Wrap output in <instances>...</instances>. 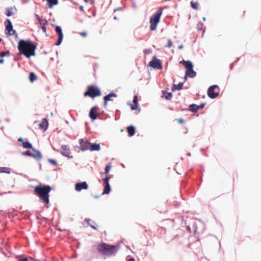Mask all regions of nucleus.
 Masks as SVG:
<instances>
[{"mask_svg":"<svg viewBox=\"0 0 261 261\" xmlns=\"http://www.w3.org/2000/svg\"><path fill=\"white\" fill-rule=\"evenodd\" d=\"M149 65L153 68L157 69H161L162 68V65L161 61L156 59L155 57H153L151 61L149 63Z\"/></svg>","mask_w":261,"mask_h":261,"instance_id":"obj_9","label":"nucleus"},{"mask_svg":"<svg viewBox=\"0 0 261 261\" xmlns=\"http://www.w3.org/2000/svg\"><path fill=\"white\" fill-rule=\"evenodd\" d=\"M80 8H81V10H83V7H82V6H81V7H80Z\"/></svg>","mask_w":261,"mask_h":261,"instance_id":"obj_51","label":"nucleus"},{"mask_svg":"<svg viewBox=\"0 0 261 261\" xmlns=\"http://www.w3.org/2000/svg\"><path fill=\"white\" fill-rule=\"evenodd\" d=\"M55 30L57 33L59 35L58 40L57 41L55 44L58 46L61 44L63 38V34L62 33V31L60 27L56 26Z\"/></svg>","mask_w":261,"mask_h":261,"instance_id":"obj_12","label":"nucleus"},{"mask_svg":"<svg viewBox=\"0 0 261 261\" xmlns=\"http://www.w3.org/2000/svg\"><path fill=\"white\" fill-rule=\"evenodd\" d=\"M32 150L34 152L32 153L33 158L37 159H41L42 158V154L39 150H36L34 148H33Z\"/></svg>","mask_w":261,"mask_h":261,"instance_id":"obj_18","label":"nucleus"},{"mask_svg":"<svg viewBox=\"0 0 261 261\" xmlns=\"http://www.w3.org/2000/svg\"><path fill=\"white\" fill-rule=\"evenodd\" d=\"M19 261H28V259L27 258H23L22 259H20Z\"/></svg>","mask_w":261,"mask_h":261,"instance_id":"obj_44","label":"nucleus"},{"mask_svg":"<svg viewBox=\"0 0 261 261\" xmlns=\"http://www.w3.org/2000/svg\"><path fill=\"white\" fill-rule=\"evenodd\" d=\"M41 29H42V31H43V32H46V28L45 25L41 26Z\"/></svg>","mask_w":261,"mask_h":261,"instance_id":"obj_40","label":"nucleus"},{"mask_svg":"<svg viewBox=\"0 0 261 261\" xmlns=\"http://www.w3.org/2000/svg\"><path fill=\"white\" fill-rule=\"evenodd\" d=\"M111 168H112V166H111V163H109L108 165H107L106 168H105V171L103 173V174L106 175V177H110V176H109V172H110V170L111 169Z\"/></svg>","mask_w":261,"mask_h":261,"instance_id":"obj_22","label":"nucleus"},{"mask_svg":"<svg viewBox=\"0 0 261 261\" xmlns=\"http://www.w3.org/2000/svg\"><path fill=\"white\" fill-rule=\"evenodd\" d=\"M204 106V104L202 103V104H201L199 106H198V110L199 109H202Z\"/></svg>","mask_w":261,"mask_h":261,"instance_id":"obj_41","label":"nucleus"},{"mask_svg":"<svg viewBox=\"0 0 261 261\" xmlns=\"http://www.w3.org/2000/svg\"><path fill=\"white\" fill-rule=\"evenodd\" d=\"M60 152L64 156H67L69 159L72 158V156L71 155V151L69 145H62Z\"/></svg>","mask_w":261,"mask_h":261,"instance_id":"obj_10","label":"nucleus"},{"mask_svg":"<svg viewBox=\"0 0 261 261\" xmlns=\"http://www.w3.org/2000/svg\"><path fill=\"white\" fill-rule=\"evenodd\" d=\"M9 54H10L9 51H2L0 54V56L3 58V57L6 56V55H8Z\"/></svg>","mask_w":261,"mask_h":261,"instance_id":"obj_32","label":"nucleus"},{"mask_svg":"<svg viewBox=\"0 0 261 261\" xmlns=\"http://www.w3.org/2000/svg\"><path fill=\"white\" fill-rule=\"evenodd\" d=\"M127 261H135V259L134 258L131 257L130 258H129Z\"/></svg>","mask_w":261,"mask_h":261,"instance_id":"obj_45","label":"nucleus"},{"mask_svg":"<svg viewBox=\"0 0 261 261\" xmlns=\"http://www.w3.org/2000/svg\"><path fill=\"white\" fill-rule=\"evenodd\" d=\"M163 13V9L159 8L157 11L150 18V29L151 31H155L158 23L159 22L160 17Z\"/></svg>","mask_w":261,"mask_h":261,"instance_id":"obj_4","label":"nucleus"},{"mask_svg":"<svg viewBox=\"0 0 261 261\" xmlns=\"http://www.w3.org/2000/svg\"><path fill=\"white\" fill-rule=\"evenodd\" d=\"M36 47V45L30 40H20L18 42L19 54L23 55L28 58L35 55Z\"/></svg>","mask_w":261,"mask_h":261,"instance_id":"obj_1","label":"nucleus"},{"mask_svg":"<svg viewBox=\"0 0 261 261\" xmlns=\"http://www.w3.org/2000/svg\"><path fill=\"white\" fill-rule=\"evenodd\" d=\"M177 121L179 124H183L185 122V120L182 118L177 119Z\"/></svg>","mask_w":261,"mask_h":261,"instance_id":"obj_36","label":"nucleus"},{"mask_svg":"<svg viewBox=\"0 0 261 261\" xmlns=\"http://www.w3.org/2000/svg\"><path fill=\"white\" fill-rule=\"evenodd\" d=\"M183 85H184V83H180L178 85L174 84L172 87V90L174 91L176 90H181L182 88Z\"/></svg>","mask_w":261,"mask_h":261,"instance_id":"obj_24","label":"nucleus"},{"mask_svg":"<svg viewBox=\"0 0 261 261\" xmlns=\"http://www.w3.org/2000/svg\"><path fill=\"white\" fill-rule=\"evenodd\" d=\"M48 3L49 8H51L54 6L58 4V0H46Z\"/></svg>","mask_w":261,"mask_h":261,"instance_id":"obj_23","label":"nucleus"},{"mask_svg":"<svg viewBox=\"0 0 261 261\" xmlns=\"http://www.w3.org/2000/svg\"><path fill=\"white\" fill-rule=\"evenodd\" d=\"M2 41V39L0 38V42Z\"/></svg>","mask_w":261,"mask_h":261,"instance_id":"obj_52","label":"nucleus"},{"mask_svg":"<svg viewBox=\"0 0 261 261\" xmlns=\"http://www.w3.org/2000/svg\"><path fill=\"white\" fill-rule=\"evenodd\" d=\"M117 95L115 93H111L104 97V105L106 107L107 106V102L108 101L112 100V97H116Z\"/></svg>","mask_w":261,"mask_h":261,"instance_id":"obj_16","label":"nucleus"},{"mask_svg":"<svg viewBox=\"0 0 261 261\" xmlns=\"http://www.w3.org/2000/svg\"><path fill=\"white\" fill-rule=\"evenodd\" d=\"M0 173H10V169L7 167H0Z\"/></svg>","mask_w":261,"mask_h":261,"instance_id":"obj_28","label":"nucleus"},{"mask_svg":"<svg viewBox=\"0 0 261 261\" xmlns=\"http://www.w3.org/2000/svg\"><path fill=\"white\" fill-rule=\"evenodd\" d=\"M22 146L24 148L32 149L33 148L32 147V144L29 142H23Z\"/></svg>","mask_w":261,"mask_h":261,"instance_id":"obj_27","label":"nucleus"},{"mask_svg":"<svg viewBox=\"0 0 261 261\" xmlns=\"http://www.w3.org/2000/svg\"><path fill=\"white\" fill-rule=\"evenodd\" d=\"M88 188V185L86 181L78 182L75 185V190L80 192L82 190H87Z\"/></svg>","mask_w":261,"mask_h":261,"instance_id":"obj_14","label":"nucleus"},{"mask_svg":"<svg viewBox=\"0 0 261 261\" xmlns=\"http://www.w3.org/2000/svg\"><path fill=\"white\" fill-rule=\"evenodd\" d=\"M114 19L116 20H118V19L116 17V16L114 17Z\"/></svg>","mask_w":261,"mask_h":261,"instance_id":"obj_50","label":"nucleus"},{"mask_svg":"<svg viewBox=\"0 0 261 261\" xmlns=\"http://www.w3.org/2000/svg\"><path fill=\"white\" fill-rule=\"evenodd\" d=\"M173 45L171 39H168V45L167 47L168 48H171Z\"/></svg>","mask_w":261,"mask_h":261,"instance_id":"obj_35","label":"nucleus"},{"mask_svg":"<svg viewBox=\"0 0 261 261\" xmlns=\"http://www.w3.org/2000/svg\"><path fill=\"white\" fill-rule=\"evenodd\" d=\"M172 97V94L171 93H167V95L165 96V97L167 100H170Z\"/></svg>","mask_w":261,"mask_h":261,"instance_id":"obj_34","label":"nucleus"},{"mask_svg":"<svg viewBox=\"0 0 261 261\" xmlns=\"http://www.w3.org/2000/svg\"><path fill=\"white\" fill-rule=\"evenodd\" d=\"M49 162L52 164V165H55L57 164V162L55 160H52V159H50L49 160Z\"/></svg>","mask_w":261,"mask_h":261,"instance_id":"obj_38","label":"nucleus"},{"mask_svg":"<svg viewBox=\"0 0 261 261\" xmlns=\"http://www.w3.org/2000/svg\"><path fill=\"white\" fill-rule=\"evenodd\" d=\"M137 101H138V99H137V96L135 95L134 97V99H133V103H134V105L132 106L131 107V108L132 110H136L137 108Z\"/></svg>","mask_w":261,"mask_h":261,"instance_id":"obj_25","label":"nucleus"},{"mask_svg":"<svg viewBox=\"0 0 261 261\" xmlns=\"http://www.w3.org/2000/svg\"><path fill=\"white\" fill-rule=\"evenodd\" d=\"M219 94V89L217 85H213L207 90V95L211 98H216Z\"/></svg>","mask_w":261,"mask_h":261,"instance_id":"obj_8","label":"nucleus"},{"mask_svg":"<svg viewBox=\"0 0 261 261\" xmlns=\"http://www.w3.org/2000/svg\"><path fill=\"white\" fill-rule=\"evenodd\" d=\"M18 141L19 142H21L22 143H23V142H24V141H23V139L22 138H19V139H18Z\"/></svg>","mask_w":261,"mask_h":261,"instance_id":"obj_43","label":"nucleus"},{"mask_svg":"<svg viewBox=\"0 0 261 261\" xmlns=\"http://www.w3.org/2000/svg\"><path fill=\"white\" fill-rule=\"evenodd\" d=\"M51 190L50 186L39 185L35 187L34 192L39 197L40 201L47 204L49 202V193Z\"/></svg>","mask_w":261,"mask_h":261,"instance_id":"obj_2","label":"nucleus"},{"mask_svg":"<svg viewBox=\"0 0 261 261\" xmlns=\"http://www.w3.org/2000/svg\"><path fill=\"white\" fill-rule=\"evenodd\" d=\"M4 62V60L2 59H0V63L2 64Z\"/></svg>","mask_w":261,"mask_h":261,"instance_id":"obj_47","label":"nucleus"},{"mask_svg":"<svg viewBox=\"0 0 261 261\" xmlns=\"http://www.w3.org/2000/svg\"><path fill=\"white\" fill-rule=\"evenodd\" d=\"M111 177H106L103 179V181L105 185L104 189L102 192L103 194H108L111 191V187L109 182V181Z\"/></svg>","mask_w":261,"mask_h":261,"instance_id":"obj_11","label":"nucleus"},{"mask_svg":"<svg viewBox=\"0 0 261 261\" xmlns=\"http://www.w3.org/2000/svg\"><path fill=\"white\" fill-rule=\"evenodd\" d=\"M39 22L41 26L46 25L47 23V21L46 20L42 19L39 21Z\"/></svg>","mask_w":261,"mask_h":261,"instance_id":"obj_33","label":"nucleus"},{"mask_svg":"<svg viewBox=\"0 0 261 261\" xmlns=\"http://www.w3.org/2000/svg\"><path fill=\"white\" fill-rule=\"evenodd\" d=\"M29 79L31 82H33L37 80V76L33 72H31L30 73Z\"/></svg>","mask_w":261,"mask_h":261,"instance_id":"obj_29","label":"nucleus"},{"mask_svg":"<svg viewBox=\"0 0 261 261\" xmlns=\"http://www.w3.org/2000/svg\"><path fill=\"white\" fill-rule=\"evenodd\" d=\"M183 47H184L183 45H181L178 46V49H182L183 48Z\"/></svg>","mask_w":261,"mask_h":261,"instance_id":"obj_46","label":"nucleus"},{"mask_svg":"<svg viewBox=\"0 0 261 261\" xmlns=\"http://www.w3.org/2000/svg\"><path fill=\"white\" fill-rule=\"evenodd\" d=\"M101 94V91L98 88L93 85H89L87 87V90L84 93V95L94 98L97 96H100Z\"/></svg>","mask_w":261,"mask_h":261,"instance_id":"obj_5","label":"nucleus"},{"mask_svg":"<svg viewBox=\"0 0 261 261\" xmlns=\"http://www.w3.org/2000/svg\"><path fill=\"white\" fill-rule=\"evenodd\" d=\"M39 127L43 130H46L48 127V122L46 118H44L42 121L39 124Z\"/></svg>","mask_w":261,"mask_h":261,"instance_id":"obj_19","label":"nucleus"},{"mask_svg":"<svg viewBox=\"0 0 261 261\" xmlns=\"http://www.w3.org/2000/svg\"><path fill=\"white\" fill-rule=\"evenodd\" d=\"M187 77H188V76H186V73H185V80L186 81L187 79Z\"/></svg>","mask_w":261,"mask_h":261,"instance_id":"obj_48","label":"nucleus"},{"mask_svg":"<svg viewBox=\"0 0 261 261\" xmlns=\"http://www.w3.org/2000/svg\"><path fill=\"white\" fill-rule=\"evenodd\" d=\"M16 11V9L14 7H11L7 9L6 15L10 17L14 15L15 12Z\"/></svg>","mask_w":261,"mask_h":261,"instance_id":"obj_20","label":"nucleus"},{"mask_svg":"<svg viewBox=\"0 0 261 261\" xmlns=\"http://www.w3.org/2000/svg\"><path fill=\"white\" fill-rule=\"evenodd\" d=\"M127 133L130 136H133L135 134V129L133 126H129L127 127Z\"/></svg>","mask_w":261,"mask_h":261,"instance_id":"obj_21","label":"nucleus"},{"mask_svg":"<svg viewBox=\"0 0 261 261\" xmlns=\"http://www.w3.org/2000/svg\"><path fill=\"white\" fill-rule=\"evenodd\" d=\"M117 10H120V8H118V9H117L115 10H114V12H116V11H117Z\"/></svg>","mask_w":261,"mask_h":261,"instance_id":"obj_49","label":"nucleus"},{"mask_svg":"<svg viewBox=\"0 0 261 261\" xmlns=\"http://www.w3.org/2000/svg\"><path fill=\"white\" fill-rule=\"evenodd\" d=\"M191 7L195 9V10H198V3L197 2H191Z\"/></svg>","mask_w":261,"mask_h":261,"instance_id":"obj_30","label":"nucleus"},{"mask_svg":"<svg viewBox=\"0 0 261 261\" xmlns=\"http://www.w3.org/2000/svg\"><path fill=\"white\" fill-rule=\"evenodd\" d=\"M23 155L32 156V152L30 150H27L22 153Z\"/></svg>","mask_w":261,"mask_h":261,"instance_id":"obj_31","label":"nucleus"},{"mask_svg":"<svg viewBox=\"0 0 261 261\" xmlns=\"http://www.w3.org/2000/svg\"><path fill=\"white\" fill-rule=\"evenodd\" d=\"M97 249L100 254L106 256H111L116 252L117 247L115 245L101 243L98 245Z\"/></svg>","mask_w":261,"mask_h":261,"instance_id":"obj_3","label":"nucleus"},{"mask_svg":"<svg viewBox=\"0 0 261 261\" xmlns=\"http://www.w3.org/2000/svg\"><path fill=\"white\" fill-rule=\"evenodd\" d=\"M97 107H93L91 109L89 113V117L92 120L96 119L97 117Z\"/></svg>","mask_w":261,"mask_h":261,"instance_id":"obj_15","label":"nucleus"},{"mask_svg":"<svg viewBox=\"0 0 261 261\" xmlns=\"http://www.w3.org/2000/svg\"><path fill=\"white\" fill-rule=\"evenodd\" d=\"M90 221V220H89L88 221V224L90 226V227H91L92 228H93V229H96V227H95V226L92 225H91V224L89 223V221Z\"/></svg>","mask_w":261,"mask_h":261,"instance_id":"obj_39","label":"nucleus"},{"mask_svg":"<svg viewBox=\"0 0 261 261\" xmlns=\"http://www.w3.org/2000/svg\"><path fill=\"white\" fill-rule=\"evenodd\" d=\"M80 35L83 37H86L87 35V33L86 32L80 33Z\"/></svg>","mask_w":261,"mask_h":261,"instance_id":"obj_37","label":"nucleus"},{"mask_svg":"<svg viewBox=\"0 0 261 261\" xmlns=\"http://www.w3.org/2000/svg\"><path fill=\"white\" fill-rule=\"evenodd\" d=\"M189 109L191 111L196 112L198 110V105L193 104L190 106Z\"/></svg>","mask_w":261,"mask_h":261,"instance_id":"obj_26","label":"nucleus"},{"mask_svg":"<svg viewBox=\"0 0 261 261\" xmlns=\"http://www.w3.org/2000/svg\"><path fill=\"white\" fill-rule=\"evenodd\" d=\"M5 25V34L7 36H11L13 35H15V36H17V34L16 33V31L13 29V25L10 19H7L4 22Z\"/></svg>","mask_w":261,"mask_h":261,"instance_id":"obj_7","label":"nucleus"},{"mask_svg":"<svg viewBox=\"0 0 261 261\" xmlns=\"http://www.w3.org/2000/svg\"><path fill=\"white\" fill-rule=\"evenodd\" d=\"M79 143L81 150L83 151L89 150L90 142L87 141H85L83 139H81L79 140Z\"/></svg>","mask_w":261,"mask_h":261,"instance_id":"obj_13","label":"nucleus"},{"mask_svg":"<svg viewBox=\"0 0 261 261\" xmlns=\"http://www.w3.org/2000/svg\"><path fill=\"white\" fill-rule=\"evenodd\" d=\"M35 16L36 17V18L39 20L40 21L41 19L40 18L39 16L38 15V14H36L35 15Z\"/></svg>","mask_w":261,"mask_h":261,"instance_id":"obj_42","label":"nucleus"},{"mask_svg":"<svg viewBox=\"0 0 261 261\" xmlns=\"http://www.w3.org/2000/svg\"><path fill=\"white\" fill-rule=\"evenodd\" d=\"M100 149V146L99 144L91 143H90L89 150L91 151H98Z\"/></svg>","mask_w":261,"mask_h":261,"instance_id":"obj_17","label":"nucleus"},{"mask_svg":"<svg viewBox=\"0 0 261 261\" xmlns=\"http://www.w3.org/2000/svg\"><path fill=\"white\" fill-rule=\"evenodd\" d=\"M180 64L184 65L187 69L186 73V76L191 78H193L196 75V73L193 70V66L192 63L189 61L182 60L180 62Z\"/></svg>","mask_w":261,"mask_h":261,"instance_id":"obj_6","label":"nucleus"}]
</instances>
